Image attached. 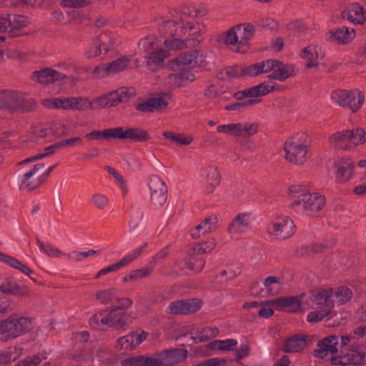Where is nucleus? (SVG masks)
I'll list each match as a JSON object with an SVG mask.
<instances>
[{"label": "nucleus", "instance_id": "obj_1", "mask_svg": "<svg viewBox=\"0 0 366 366\" xmlns=\"http://www.w3.org/2000/svg\"><path fill=\"white\" fill-rule=\"evenodd\" d=\"M197 16V11L194 7H184L170 12L167 16H160L156 19L159 31L172 37L164 40L165 48L183 49L197 46L203 41L205 26L193 20Z\"/></svg>", "mask_w": 366, "mask_h": 366}, {"label": "nucleus", "instance_id": "obj_2", "mask_svg": "<svg viewBox=\"0 0 366 366\" xmlns=\"http://www.w3.org/2000/svg\"><path fill=\"white\" fill-rule=\"evenodd\" d=\"M352 296V292L347 287H339L335 290H324L317 292L299 295V310H305L306 307L316 309L307 315V320L309 322H319L323 319L333 320L332 323H328V327H338L347 322L346 316L340 315L339 318L334 307L336 305H342L347 302Z\"/></svg>", "mask_w": 366, "mask_h": 366}, {"label": "nucleus", "instance_id": "obj_3", "mask_svg": "<svg viewBox=\"0 0 366 366\" xmlns=\"http://www.w3.org/2000/svg\"><path fill=\"white\" fill-rule=\"evenodd\" d=\"M206 55L199 50H192L182 53L171 61L169 66L177 73L167 76V83L174 86H182L187 82L194 81L195 76L192 70L199 69L205 64Z\"/></svg>", "mask_w": 366, "mask_h": 366}, {"label": "nucleus", "instance_id": "obj_4", "mask_svg": "<svg viewBox=\"0 0 366 366\" xmlns=\"http://www.w3.org/2000/svg\"><path fill=\"white\" fill-rule=\"evenodd\" d=\"M255 33L254 26L250 23H242L231 27L219 36V41L232 50L239 53L246 52Z\"/></svg>", "mask_w": 366, "mask_h": 366}, {"label": "nucleus", "instance_id": "obj_5", "mask_svg": "<svg viewBox=\"0 0 366 366\" xmlns=\"http://www.w3.org/2000/svg\"><path fill=\"white\" fill-rule=\"evenodd\" d=\"M91 139H111L131 140L134 142H144L149 139L147 132L143 129L134 127H117L102 131L94 130L85 135Z\"/></svg>", "mask_w": 366, "mask_h": 366}, {"label": "nucleus", "instance_id": "obj_6", "mask_svg": "<svg viewBox=\"0 0 366 366\" xmlns=\"http://www.w3.org/2000/svg\"><path fill=\"white\" fill-rule=\"evenodd\" d=\"M355 338L348 335L341 336L339 337L336 335H331L319 341L317 348L314 350V355L318 358L325 360L332 361V357L337 355L338 350L343 347L349 346L352 341L355 342Z\"/></svg>", "mask_w": 366, "mask_h": 366}, {"label": "nucleus", "instance_id": "obj_7", "mask_svg": "<svg viewBox=\"0 0 366 366\" xmlns=\"http://www.w3.org/2000/svg\"><path fill=\"white\" fill-rule=\"evenodd\" d=\"M129 315L117 310H105L95 314L89 320V325L97 330L106 327L124 328L129 323Z\"/></svg>", "mask_w": 366, "mask_h": 366}, {"label": "nucleus", "instance_id": "obj_8", "mask_svg": "<svg viewBox=\"0 0 366 366\" xmlns=\"http://www.w3.org/2000/svg\"><path fill=\"white\" fill-rule=\"evenodd\" d=\"M365 132L361 128L343 130L332 134L329 139L330 144L336 149H350L365 141Z\"/></svg>", "mask_w": 366, "mask_h": 366}, {"label": "nucleus", "instance_id": "obj_9", "mask_svg": "<svg viewBox=\"0 0 366 366\" xmlns=\"http://www.w3.org/2000/svg\"><path fill=\"white\" fill-rule=\"evenodd\" d=\"M331 100L343 108L350 109L352 112L357 111L362 105L364 96L357 89L348 91L335 90L330 96Z\"/></svg>", "mask_w": 366, "mask_h": 366}, {"label": "nucleus", "instance_id": "obj_10", "mask_svg": "<svg viewBox=\"0 0 366 366\" xmlns=\"http://www.w3.org/2000/svg\"><path fill=\"white\" fill-rule=\"evenodd\" d=\"M295 225L287 216L274 218L267 226L268 234L273 239H285L293 235Z\"/></svg>", "mask_w": 366, "mask_h": 366}, {"label": "nucleus", "instance_id": "obj_11", "mask_svg": "<svg viewBox=\"0 0 366 366\" xmlns=\"http://www.w3.org/2000/svg\"><path fill=\"white\" fill-rule=\"evenodd\" d=\"M130 62V58L123 56L109 63L102 64L94 69V76L97 78H105L113 76L126 69Z\"/></svg>", "mask_w": 366, "mask_h": 366}, {"label": "nucleus", "instance_id": "obj_12", "mask_svg": "<svg viewBox=\"0 0 366 366\" xmlns=\"http://www.w3.org/2000/svg\"><path fill=\"white\" fill-rule=\"evenodd\" d=\"M325 204V197L317 194H311L304 187L299 185V205L302 204L304 209L311 213L320 211Z\"/></svg>", "mask_w": 366, "mask_h": 366}, {"label": "nucleus", "instance_id": "obj_13", "mask_svg": "<svg viewBox=\"0 0 366 366\" xmlns=\"http://www.w3.org/2000/svg\"><path fill=\"white\" fill-rule=\"evenodd\" d=\"M187 355L185 349L176 348L165 350L161 353L154 355V366H169L184 361Z\"/></svg>", "mask_w": 366, "mask_h": 366}, {"label": "nucleus", "instance_id": "obj_14", "mask_svg": "<svg viewBox=\"0 0 366 366\" xmlns=\"http://www.w3.org/2000/svg\"><path fill=\"white\" fill-rule=\"evenodd\" d=\"M205 261L202 257H194L190 252L188 258L177 261L174 266V271L179 274H187L189 271L199 273L204 268Z\"/></svg>", "mask_w": 366, "mask_h": 366}, {"label": "nucleus", "instance_id": "obj_15", "mask_svg": "<svg viewBox=\"0 0 366 366\" xmlns=\"http://www.w3.org/2000/svg\"><path fill=\"white\" fill-rule=\"evenodd\" d=\"M254 220V216L251 213H239L231 222L228 232L232 237H237L249 231Z\"/></svg>", "mask_w": 366, "mask_h": 366}, {"label": "nucleus", "instance_id": "obj_16", "mask_svg": "<svg viewBox=\"0 0 366 366\" xmlns=\"http://www.w3.org/2000/svg\"><path fill=\"white\" fill-rule=\"evenodd\" d=\"M147 333L144 330L132 331L117 340V350H132L146 340Z\"/></svg>", "mask_w": 366, "mask_h": 366}, {"label": "nucleus", "instance_id": "obj_17", "mask_svg": "<svg viewBox=\"0 0 366 366\" xmlns=\"http://www.w3.org/2000/svg\"><path fill=\"white\" fill-rule=\"evenodd\" d=\"M44 167L42 163L34 164L28 172H26L21 179L19 187L21 189L33 190L39 187L43 181L41 175L36 177L38 172Z\"/></svg>", "mask_w": 366, "mask_h": 366}, {"label": "nucleus", "instance_id": "obj_18", "mask_svg": "<svg viewBox=\"0 0 366 366\" xmlns=\"http://www.w3.org/2000/svg\"><path fill=\"white\" fill-rule=\"evenodd\" d=\"M200 308V301L197 299L180 300L171 302L167 307V312L172 315L189 314Z\"/></svg>", "mask_w": 366, "mask_h": 366}, {"label": "nucleus", "instance_id": "obj_19", "mask_svg": "<svg viewBox=\"0 0 366 366\" xmlns=\"http://www.w3.org/2000/svg\"><path fill=\"white\" fill-rule=\"evenodd\" d=\"M65 78V74L49 68L34 71L31 74V79L32 81L43 84L61 81Z\"/></svg>", "mask_w": 366, "mask_h": 366}, {"label": "nucleus", "instance_id": "obj_20", "mask_svg": "<svg viewBox=\"0 0 366 366\" xmlns=\"http://www.w3.org/2000/svg\"><path fill=\"white\" fill-rule=\"evenodd\" d=\"M200 175L207 192L212 193L220 182L219 170L214 166H207L201 170Z\"/></svg>", "mask_w": 366, "mask_h": 366}, {"label": "nucleus", "instance_id": "obj_21", "mask_svg": "<svg viewBox=\"0 0 366 366\" xmlns=\"http://www.w3.org/2000/svg\"><path fill=\"white\" fill-rule=\"evenodd\" d=\"M0 291L6 295H13L21 297H27L30 295L29 288L19 285L14 278L5 279L0 285Z\"/></svg>", "mask_w": 366, "mask_h": 366}, {"label": "nucleus", "instance_id": "obj_22", "mask_svg": "<svg viewBox=\"0 0 366 366\" xmlns=\"http://www.w3.org/2000/svg\"><path fill=\"white\" fill-rule=\"evenodd\" d=\"M335 180L338 183L345 182L350 179L355 169L353 163L347 158H342L334 163Z\"/></svg>", "mask_w": 366, "mask_h": 366}, {"label": "nucleus", "instance_id": "obj_23", "mask_svg": "<svg viewBox=\"0 0 366 366\" xmlns=\"http://www.w3.org/2000/svg\"><path fill=\"white\" fill-rule=\"evenodd\" d=\"M342 17L355 24H362L366 19L363 7L357 3L349 4L342 11Z\"/></svg>", "mask_w": 366, "mask_h": 366}, {"label": "nucleus", "instance_id": "obj_24", "mask_svg": "<svg viewBox=\"0 0 366 366\" xmlns=\"http://www.w3.org/2000/svg\"><path fill=\"white\" fill-rule=\"evenodd\" d=\"M273 89V86L262 83L252 88L236 92L234 97L237 100H242L246 97H258L266 95Z\"/></svg>", "mask_w": 366, "mask_h": 366}, {"label": "nucleus", "instance_id": "obj_25", "mask_svg": "<svg viewBox=\"0 0 366 366\" xmlns=\"http://www.w3.org/2000/svg\"><path fill=\"white\" fill-rule=\"evenodd\" d=\"M10 317L16 338L29 332L32 328V321L30 318L16 314L11 315Z\"/></svg>", "mask_w": 366, "mask_h": 366}, {"label": "nucleus", "instance_id": "obj_26", "mask_svg": "<svg viewBox=\"0 0 366 366\" xmlns=\"http://www.w3.org/2000/svg\"><path fill=\"white\" fill-rule=\"evenodd\" d=\"M217 224L218 217L217 216L207 217L192 231V237L194 239H198L201 235L212 232L217 229Z\"/></svg>", "mask_w": 366, "mask_h": 366}, {"label": "nucleus", "instance_id": "obj_27", "mask_svg": "<svg viewBox=\"0 0 366 366\" xmlns=\"http://www.w3.org/2000/svg\"><path fill=\"white\" fill-rule=\"evenodd\" d=\"M337 355H335V357H332V364L335 365H357L363 359V355L357 354L355 351L351 350L350 352L344 353L342 349H340Z\"/></svg>", "mask_w": 366, "mask_h": 366}, {"label": "nucleus", "instance_id": "obj_28", "mask_svg": "<svg viewBox=\"0 0 366 366\" xmlns=\"http://www.w3.org/2000/svg\"><path fill=\"white\" fill-rule=\"evenodd\" d=\"M274 308L278 311L292 312L297 310V297H281L272 300Z\"/></svg>", "mask_w": 366, "mask_h": 366}, {"label": "nucleus", "instance_id": "obj_29", "mask_svg": "<svg viewBox=\"0 0 366 366\" xmlns=\"http://www.w3.org/2000/svg\"><path fill=\"white\" fill-rule=\"evenodd\" d=\"M311 138L305 133L299 137V166L304 165L311 157Z\"/></svg>", "mask_w": 366, "mask_h": 366}, {"label": "nucleus", "instance_id": "obj_30", "mask_svg": "<svg viewBox=\"0 0 366 366\" xmlns=\"http://www.w3.org/2000/svg\"><path fill=\"white\" fill-rule=\"evenodd\" d=\"M278 64H280L279 61L268 59L248 66L246 72L249 73V76H255L261 73H267L274 70L276 66H278Z\"/></svg>", "mask_w": 366, "mask_h": 366}, {"label": "nucleus", "instance_id": "obj_31", "mask_svg": "<svg viewBox=\"0 0 366 366\" xmlns=\"http://www.w3.org/2000/svg\"><path fill=\"white\" fill-rule=\"evenodd\" d=\"M19 93L15 91H3L0 92V109H6L11 112H16Z\"/></svg>", "mask_w": 366, "mask_h": 366}, {"label": "nucleus", "instance_id": "obj_32", "mask_svg": "<svg viewBox=\"0 0 366 366\" xmlns=\"http://www.w3.org/2000/svg\"><path fill=\"white\" fill-rule=\"evenodd\" d=\"M0 262L5 263L11 267L17 269L22 272L24 274L30 277L34 274V271L29 268L26 265L24 264L19 260L14 257L7 255L0 252Z\"/></svg>", "mask_w": 366, "mask_h": 366}, {"label": "nucleus", "instance_id": "obj_33", "mask_svg": "<svg viewBox=\"0 0 366 366\" xmlns=\"http://www.w3.org/2000/svg\"><path fill=\"white\" fill-rule=\"evenodd\" d=\"M170 56L169 51L158 49L152 51L147 56V64L151 69L155 70L163 66L164 59Z\"/></svg>", "mask_w": 366, "mask_h": 366}, {"label": "nucleus", "instance_id": "obj_34", "mask_svg": "<svg viewBox=\"0 0 366 366\" xmlns=\"http://www.w3.org/2000/svg\"><path fill=\"white\" fill-rule=\"evenodd\" d=\"M147 246V244H144L142 247L136 248L135 249L125 255L118 262L109 265V267H110L111 272H112L117 271L121 267H125L132 263L134 259H136L138 257L140 256V254L143 252V249L146 248Z\"/></svg>", "mask_w": 366, "mask_h": 366}, {"label": "nucleus", "instance_id": "obj_35", "mask_svg": "<svg viewBox=\"0 0 366 366\" xmlns=\"http://www.w3.org/2000/svg\"><path fill=\"white\" fill-rule=\"evenodd\" d=\"M355 36V30L347 27H340L331 31L330 39L338 44H347Z\"/></svg>", "mask_w": 366, "mask_h": 366}, {"label": "nucleus", "instance_id": "obj_36", "mask_svg": "<svg viewBox=\"0 0 366 366\" xmlns=\"http://www.w3.org/2000/svg\"><path fill=\"white\" fill-rule=\"evenodd\" d=\"M262 292L269 295H276L282 288V282L280 277L269 276L263 282Z\"/></svg>", "mask_w": 366, "mask_h": 366}, {"label": "nucleus", "instance_id": "obj_37", "mask_svg": "<svg viewBox=\"0 0 366 366\" xmlns=\"http://www.w3.org/2000/svg\"><path fill=\"white\" fill-rule=\"evenodd\" d=\"M135 95V89L132 87H121L117 90L110 92V96L114 99V107L120 103L127 102Z\"/></svg>", "mask_w": 366, "mask_h": 366}, {"label": "nucleus", "instance_id": "obj_38", "mask_svg": "<svg viewBox=\"0 0 366 366\" xmlns=\"http://www.w3.org/2000/svg\"><path fill=\"white\" fill-rule=\"evenodd\" d=\"M122 366H154V356H134L121 360Z\"/></svg>", "mask_w": 366, "mask_h": 366}, {"label": "nucleus", "instance_id": "obj_39", "mask_svg": "<svg viewBox=\"0 0 366 366\" xmlns=\"http://www.w3.org/2000/svg\"><path fill=\"white\" fill-rule=\"evenodd\" d=\"M92 100L86 97L66 98V109L84 111L91 108L93 109Z\"/></svg>", "mask_w": 366, "mask_h": 366}, {"label": "nucleus", "instance_id": "obj_40", "mask_svg": "<svg viewBox=\"0 0 366 366\" xmlns=\"http://www.w3.org/2000/svg\"><path fill=\"white\" fill-rule=\"evenodd\" d=\"M284 151L285 159L296 164L297 162V138L296 137H291L285 142Z\"/></svg>", "mask_w": 366, "mask_h": 366}, {"label": "nucleus", "instance_id": "obj_41", "mask_svg": "<svg viewBox=\"0 0 366 366\" xmlns=\"http://www.w3.org/2000/svg\"><path fill=\"white\" fill-rule=\"evenodd\" d=\"M27 18L23 15H9V33L11 36L19 34V31L28 24Z\"/></svg>", "mask_w": 366, "mask_h": 366}, {"label": "nucleus", "instance_id": "obj_42", "mask_svg": "<svg viewBox=\"0 0 366 366\" xmlns=\"http://www.w3.org/2000/svg\"><path fill=\"white\" fill-rule=\"evenodd\" d=\"M23 348L20 346H14L0 351V365L6 364L14 361L21 355Z\"/></svg>", "mask_w": 366, "mask_h": 366}, {"label": "nucleus", "instance_id": "obj_43", "mask_svg": "<svg viewBox=\"0 0 366 366\" xmlns=\"http://www.w3.org/2000/svg\"><path fill=\"white\" fill-rule=\"evenodd\" d=\"M10 315L0 322V341L6 342L15 339Z\"/></svg>", "mask_w": 366, "mask_h": 366}, {"label": "nucleus", "instance_id": "obj_44", "mask_svg": "<svg viewBox=\"0 0 366 366\" xmlns=\"http://www.w3.org/2000/svg\"><path fill=\"white\" fill-rule=\"evenodd\" d=\"M294 72V69L290 65H283L280 61L278 66H276L272 74L269 75V78L279 81H284Z\"/></svg>", "mask_w": 366, "mask_h": 366}, {"label": "nucleus", "instance_id": "obj_45", "mask_svg": "<svg viewBox=\"0 0 366 366\" xmlns=\"http://www.w3.org/2000/svg\"><path fill=\"white\" fill-rule=\"evenodd\" d=\"M99 38L105 51L113 49L119 43V36L116 33L104 32L100 35Z\"/></svg>", "mask_w": 366, "mask_h": 366}, {"label": "nucleus", "instance_id": "obj_46", "mask_svg": "<svg viewBox=\"0 0 366 366\" xmlns=\"http://www.w3.org/2000/svg\"><path fill=\"white\" fill-rule=\"evenodd\" d=\"M219 334L217 327H204L192 337L194 342H206L216 337Z\"/></svg>", "mask_w": 366, "mask_h": 366}, {"label": "nucleus", "instance_id": "obj_47", "mask_svg": "<svg viewBox=\"0 0 366 366\" xmlns=\"http://www.w3.org/2000/svg\"><path fill=\"white\" fill-rule=\"evenodd\" d=\"M216 247L214 239L210 238L205 242L197 243L192 248L191 253L194 257L197 254H204L211 252Z\"/></svg>", "mask_w": 366, "mask_h": 366}, {"label": "nucleus", "instance_id": "obj_48", "mask_svg": "<svg viewBox=\"0 0 366 366\" xmlns=\"http://www.w3.org/2000/svg\"><path fill=\"white\" fill-rule=\"evenodd\" d=\"M300 56L302 59L306 60L305 66L307 68L317 66V63L315 62V60L318 57L317 49L316 46L311 45L305 47Z\"/></svg>", "mask_w": 366, "mask_h": 366}, {"label": "nucleus", "instance_id": "obj_49", "mask_svg": "<svg viewBox=\"0 0 366 366\" xmlns=\"http://www.w3.org/2000/svg\"><path fill=\"white\" fill-rule=\"evenodd\" d=\"M163 136L181 146H187L193 141V137L191 134H175L172 132H164Z\"/></svg>", "mask_w": 366, "mask_h": 366}, {"label": "nucleus", "instance_id": "obj_50", "mask_svg": "<svg viewBox=\"0 0 366 366\" xmlns=\"http://www.w3.org/2000/svg\"><path fill=\"white\" fill-rule=\"evenodd\" d=\"M37 245L41 252L46 254V255H48L51 257H54V258H61L63 257H66L67 254L62 252L61 251L58 249L56 247H54V245L51 244L49 242L44 243V242H41V241H39V239H37Z\"/></svg>", "mask_w": 366, "mask_h": 366}, {"label": "nucleus", "instance_id": "obj_51", "mask_svg": "<svg viewBox=\"0 0 366 366\" xmlns=\"http://www.w3.org/2000/svg\"><path fill=\"white\" fill-rule=\"evenodd\" d=\"M103 252L102 249H88L87 251H72L66 254V257L76 262H81L85 259L94 255L100 254Z\"/></svg>", "mask_w": 366, "mask_h": 366}, {"label": "nucleus", "instance_id": "obj_52", "mask_svg": "<svg viewBox=\"0 0 366 366\" xmlns=\"http://www.w3.org/2000/svg\"><path fill=\"white\" fill-rule=\"evenodd\" d=\"M41 104L48 109H66V98H46L41 101Z\"/></svg>", "mask_w": 366, "mask_h": 366}, {"label": "nucleus", "instance_id": "obj_53", "mask_svg": "<svg viewBox=\"0 0 366 366\" xmlns=\"http://www.w3.org/2000/svg\"><path fill=\"white\" fill-rule=\"evenodd\" d=\"M247 67L242 68L239 66H229L222 70L221 74L223 78L235 79L244 75H248L249 73L246 72Z\"/></svg>", "mask_w": 366, "mask_h": 366}, {"label": "nucleus", "instance_id": "obj_54", "mask_svg": "<svg viewBox=\"0 0 366 366\" xmlns=\"http://www.w3.org/2000/svg\"><path fill=\"white\" fill-rule=\"evenodd\" d=\"M259 125L254 122L239 123V137L247 138L257 133Z\"/></svg>", "mask_w": 366, "mask_h": 366}, {"label": "nucleus", "instance_id": "obj_55", "mask_svg": "<svg viewBox=\"0 0 366 366\" xmlns=\"http://www.w3.org/2000/svg\"><path fill=\"white\" fill-rule=\"evenodd\" d=\"M16 104V111L30 112L36 108V102L34 99H26L19 92Z\"/></svg>", "mask_w": 366, "mask_h": 366}, {"label": "nucleus", "instance_id": "obj_56", "mask_svg": "<svg viewBox=\"0 0 366 366\" xmlns=\"http://www.w3.org/2000/svg\"><path fill=\"white\" fill-rule=\"evenodd\" d=\"M237 345V341L234 339H226L214 340L210 343V347L213 350L229 351Z\"/></svg>", "mask_w": 366, "mask_h": 366}, {"label": "nucleus", "instance_id": "obj_57", "mask_svg": "<svg viewBox=\"0 0 366 366\" xmlns=\"http://www.w3.org/2000/svg\"><path fill=\"white\" fill-rule=\"evenodd\" d=\"M150 194L162 192H167V187L165 182L157 175L152 176L148 183Z\"/></svg>", "mask_w": 366, "mask_h": 366}, {"label": "nucleus", "instance_id": "obj_58", "mask_svg": "<svg viewBox=\"0 0 366 366\" xmlns=\"http://www.w3.org/2000/svg\"><path fill=\"white\" fill-rule=\"evenodd\" d=\"M113 99L110 96V92L104 94L96 99H92L93 109H97L102 107H114Z\"/></svg>", "mask_w": 366, "mask_h": 366}, {"label": "nucleus", "instance_id": "obj_59", "mask_svg": "<svg viewBox=\"0 0 366 366\" xmlns=\"http://www.w3.org/2000/svg\"><path fill=\"white\" fill-rule=\"evenodd\" d=\"M46 352H40L37 355L27 357L24 360L18 362L15 366H38L43 360H46Z\"/></svg>", "mask_w": 366, "mask_h": 366}, {"label": "nucleus", "instance_id": "obj_60", "mask_svg": "<svg viewBox=\"0 0 366 366\" xmlns=\"http://www.w3.org/2000/svg\"><path fill=\"white\" fill-rule=\"evenodd\" d=\"M152 272V269L149 267L132 270L123 278L124 282L136 280L149 276Z\"/></svg>", "mask_w": 366, "mask_h": 366}, {"label": "nucleus", "instance_id": "obj_61", "mask_svg": "<svg viewBox=\"0 0 366 366\" xmlns=\"http://www.w3.org/2000/svg\"><path fill=\"white\" fill-rule=\"evenodd\" d=\"M274 309L272 300L260 302L258 315L259 317L268 319L274 315Z\"/></svg>", "mask_w": 366, "mask_h": 366}, {"label": "nucleus", "instance_id": "obj_62", "mask_svg": "<svg viewBox=\"0 0 366 366\" xmlns=\"http://www.w3.org/2000/svg\"><path fill=\"white\" fill-rule=\"evenodd\" d=\"M167 192L150 194V204L154 209L162 207L167 202Z\"/></svg>", "mask_w": 366, "mask_h": 366}, {"label": "nucleus", "instance_id": "obj_63", "mask_svg": "<svg viewBox=\"0 0 366 366\" xmlns=\"http://www.w3.org/2000/svg\"><path fill=\"white\" fill-rule=\"evenodd\" d=\"M157 46V38L154 36H147L142 38L139 41V49L144 52H149L154 50Z\"/></svg>", "mask_w": 366, "mask_h": 366}, {"label": "nucleus", "instance_id": "obj_64", "mask_svg": "<svg viewBox=\"0 0 366 366\" xmlns=\"http://www.w3.org/2000/svg\"><path fill=\"white\" fill-rule=\"evenodd\" d=\"M102 43L100 38L94 40L85 49V55L87 58H93L99 56L102 52Z\"/></svg>", "mask_w": 366, "mask_h": 366}]
</instances>
